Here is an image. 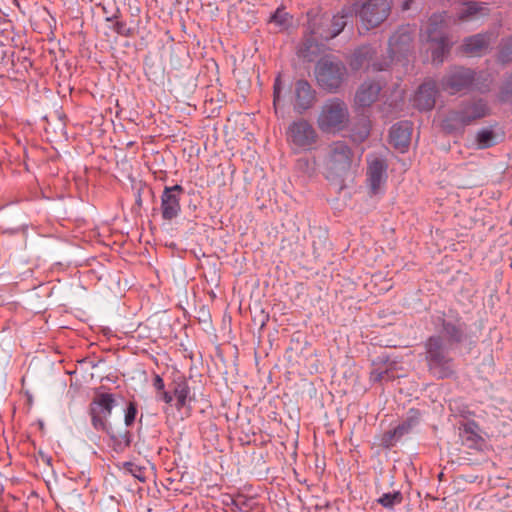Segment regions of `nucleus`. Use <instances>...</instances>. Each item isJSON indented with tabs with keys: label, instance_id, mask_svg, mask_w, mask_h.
Instances as JSON below:
<instances>
[{
	"label": "nucleus",
	"instance_id": "obj_1",
	"mask_svg": "<svg viewBox=\"0 0 512 512\" xmlns=\"http://www.w3.org/2000/svg\"><path fill=\"white\" fill-rule=\"evenodd\" d=\"M413 31L409 25L401 26L389 39L388 59L382 62L374 61L375 49L370 45L359 47L352 55L350 66L358 70L364 66L373 71H383L398 56L406 54L411 47Z\"/></svg>",
	"mask_w": 512,
	"mask_h": 512
},
{
	"label": "nucleus",
	"instance_id": "obj_2",
	"mask_svg": "<svg viewBox=\"0 0 512 512\" xmlns=\"http://www.w3.org/2000/svg\"><path fill=\"white\" fill-rule=\"evenodd\" d=\"M353 152L344 141H334L323 160L324 175L330 182L342 185L350 172Z\"/></svg>",
	"mask_w": 512,
	"mask_h": 512
},
{
	"label": "nucleus",
	"instance_id": "obj_3",
	"mask_svg": "<svg viewBox=\"0 0 512 512\" xmlns=\"http://www.w3.org/2000/svg\"><path fill=\"white\" fill-rule=\"evenodd\" d=\"M446 12L435 13L427 21L421 38L430 44L432 61L441 64L446 54L449 53L450 44L445 32Z\"/></svg>",
	"mask_w": 512,
	"mask_h": 512
},
{
	"label": "nucleus",
	"instance_id": "obj_4",
	"mask_svg": "<svg viewBox=\"0 0 512 512\" xmlns=\"http://www.w3.org/2000/svg\"><path fill=\"white\" fill-rule=\"evenodd\" d=\"M488 114L489 107L484 99L465 101L457 110H452L446 115L442 121V126L449 132L456 131Z\"/></svg>",
	"mask_w": 512,
	"mask_h": 512
},
{
	"label": "nucleus",
	"instance_id": "obj_5",
	"mask_svg": "<svg viewBox=\"0 0 512 512\" xmlns=\"http://www.w3.org/2000/svg\"><path fill=\"white\" fill-rule=\"evenodd\" d=\"M349 116L346 103L339 98H331L322 105L317 125L324 133H336L346 128Z\"/></svg>",
	"mask_w": 512,
	"mask_h": 512
},
{
	"label": "nucleus",
	"instance_id": "obj_6",
	"mask_svg": "<svg viewBox=\"0 0 512 512\" xmlns=\"http://www.w3.org/2000/svg\"><path fill=\"white\" fill-rule=\"evenodd\" d=\"M425 359L429 371L439 379L450 377L453 370V359L445 350L443 340L439 336H431L425 342Z\"/></svg>",
	"mask_w": 512,
	"mask_h": 512
},
{
	"label": "nucleus",
	"instance_id": "obj_7",
	"mask_svg": "<svg viewBox=\"0 0 512 512\" xmlns=\"http://www.w3.org/2000/svg\"><path fill=\"white\" fill-rule=\"evenodd\" d=\"M479 78L480 75L472 69L454 67L442 78L440 85L443 90L451 94L472 88L484 93L489 90V84H480Z\"/></svg>",
	"mask_w": 512,
	"mask_h": 512
},
{
	"label": "nucleus",
	"instance_id": "obj_8",
	"mask_svg": "<svg viewBox=\"0 0 512 512\" xmlns=\"http://www.w3.org/2000/svg\"><path fill=\"white\" fill-rule=\"evenodd\" d=\"M392 0H366L354 4V12L362 26L370 30L382 24L390 15Z\"/></svg>",
	"mask_w": 512,
	"mask_h": 512
},
{
	"label": "nucleus",
	"instance_id": "obj_9",
	"mask_svg": "<svg viewBox=\"0 0 512 512\" xmlns=\"http://www.w3.org/2000/svg\"><path fill=\"white\" fill-rule=\"evenodd\" d=\"M117 406L115 395L112 393H97L89 405L91 424L97 431L107 430V420Z\"/></svg>",
	"mask_w": 512,
	"mask_h": 512
},
{
	"label": "nucleus",
	"instance_id": "obj_10",
	"mask_svg": "<svg viewBox=\"0 0 512 512\" xmlns=\"http://www.w3.org/2000/svg\"><path fill=\"white\" fill-rule=\"evenodd\" d=\"M345 71V66L341 62L321 59L316 65L315 73L319 85L333 91L340 87Z\"/></svg>",
	"mask_w": 512,
	"mask_h": 512
},
{
	"label": "nucleus",
	"instance_id": "obj_11",
	"mask_svg": "<svg viewBox=\"0 0 512 512\" xmlns=\"http://www.w3.org/2000/svg\"><path fill=\"white\" fill-rule=\"evenodd\" d=\"M287 136L295 147L302 150H310L318 139L316 130L305 119L292 122L288 127Z\"/></svg>",
	"mask_w": 512,
	"mask_h": 512
},
{
	"label": "nucleus",
	"instance_id": "obj_12",
	"mask_svg": "<svg viewBox=\"0 0 512 512\" xmlns=\"http://www.w3.org/2000/svg\"><path fill=\"white\" fill-rule=\"evenodd\" d=\"M184 189L181 185L165 186L161 194V215L166 221L177 218L181 212L180 199Z\"/></svg>",
	"mask_w": 512,
	"mask_h": 512
},
{
	"label": "nucleus",
	"instance_id": "obj_13",
	"mask_svg": "<svg viewBox=\"0 0 512 512\" xmlns=\"http://www.w3.org/2000/svg\"><path fill=\"white\" fill-rule=\"evenodd\" d=\"M497 37L498 33L495 31H487L466 37L461 45V50L468 56L480 57L488 51L490 45L495 42Z\"/></svg>",
	"mask_w": 512,
	"mask_h": 512
},
{
	"label": "nucleus",
	"instance_id": "obj_14",
	"mask_svg": "<svg viewBox=\"0 0 512 512\" xmlns=\"http://www.w3.org/2000/svg\"><path fill=\"white\" fill-rule=\"evenodd\" d=\"M413 125L409 121L394 124L390 130V143L400 152H405L411 141Z\"/></svg>",
	"mask_w": 512,
	"mask_h": 512
},
{
	"label": "nucleus",
	"instance_id": "obj_15",
	"mask_svg": "<svg viewBox=\"0 0 512 512\" xmlns=\"http://www.w3.org/2000/svg\"><path fill=\"white\" fill-rule=\"evenodd\" d=\"M295 102L294 110L303 113L310 109L316 99L315 91L306 80H298L295 83Z\"/></svg>",
	"mask_w": 512,
	"mask_h": 512
},
{
	"label": "nucleus",
	"instance_id": "obj_16",
	"mask_svg": "<svg viewBox=\"0 0 512 512\" xmlns=\"http://www.w3.org/2000/svg\"><path fill=\"white\" fill-rule=\"evenodd\" d=\"M387 165L382 159L373 158L368 160L367 180L373 194L379 192L380 187L387 179Z\"/></svg>",
	"mask_w": 512,
	"mask_h": 512
},
{
	"label": "nucleus",
	"instance_id": "obj_17",
	"mask_svg": "<svg viewBox=\"0 0 512 512\" xmlns=\"http://www.w3.org/2000/svg\"><path fill=\"white\" fill-rule=\"evenodd\" d=\"M437 87L434 81L424 82L414 97L415 106L419 110H430L435 105Z\"/></svg>",
	"mask_w": 512,
	"mask_h": 512
},
{
	"label": "nucleus",
	"instance_id": "obj_18",
	"mask_svg": "<svg viewBox=\"0 0 512 512\" xmlns=\"http://www.w3.org/2000/svg\"><path fill=\"white\" fill-rule=\"evenodd\" d=\"M381 86L373 81H365L358 88L355 95V103L360 107H368L373 104L379 96Z\"/></svg>",
	"mask_w": 512,
	"mask_h": 512
},
{
	"label": "nucleus",
	"instance_id": "obj_19",
	"mask_svg": "<svg viewBox=\"0 0 512 512\" xmlns=\"http://www.w3.org/2000/svg\"><path fill=\"white\" fill-rule=\"evenodd\" d=\"M174 384L173 395L176 398V408L178 410L186 409L187 414H189L193 401L189 384L184 378H179Z\"/></svg>",
	"mask_w": 512,
	"mask_h": 512
},
{
	"label": "nucleus",
	"instance_id": "obj_20",
	"mask_svg": "<svg viewBox=\"0 0 512 512\" xmlns=\"http://www.w3.org/2000/svg\"><path fill=\"white\" fill-rule=\"evenodd\" d=\"M442 331L449 341L459 343L464 337L465 324L459 320L455 322L443 321Z\"/></svg>",
	"mask_w": 512,
	"mask_h": 512
},
{
	"label": "nucleus",
	"instance_id": "obj_21",
	"mask_svg": "<svg viewBox=\"0 0 512 512\" xmlns=\"http://www.w3.org/2000/svg\"><path fill=\"white\" fill-rule=\"evenodd\" d=\"M477 14H480L482 16L488 14V8L486 3H468L466 8L458 14V19L461 21H466L472 19Z\"/></svg>",
	"mask_w": 512,
	"mask_h": 512
},
{
	"label": "nucleus",
	"instance_id": "obj_22",
	"mask_svg": "<svg viewBox=\"0 0 512 512\" xmlns=\"http://www.w3.org/2000/svg\"><path fill=\"white\" fill-rule=\"evenodd\" d=\"M473 426L474 424H465L460 430L462 443L470 448L476 447L482 440L481 437L474 431Z\"/></svg>",
	"mask_w": 512,
	"mask_h": 512
},
{
	"label": "nucleus",
	"instance_id": "obj_23",
	"mask_svg": "<svg viewBox=\"0 0 512 512\" xmlns=\"http://www.w3.org/2000/svg\"><path fill=\"white\" fill-rule=\"evenodd\" d=\"M476 145L480 149L489 148L494 145L493 131L488 128L479 130L475 136Z\"/></svg>",
	"mask_w": 512,
	"mask_h": 512
},
{
	"label": "nucleus",
	"instance_id": "obj_24",
	"mask_svg": "<svg viewBox=\"0 0 512 512\" xmlns=\"http://www.w3.org/2000/svg\"><path fill=\"white\" fill-rule=\"evenodd\" d=\"M497 59L503 64L512 62V37L501 41Z\"/></svg>",
	"mask_w": 512,
	"mask_h": 512
},
{
	"label": "nucleus",
	"instance_id": "obj_25",
	"mask_svg": "<svg viewBox=\"0 0 512 512\" xmlns=\"http://www.w3.org/2000/svg\"><path fill=\"white\" fill-rule=\"evenodd\" d=\"M347 16H348L347 13H345V14L341 13V14L335 15L332 18L330 35L326 36L325 37L326 39L334 38L343 31V29L345 28V26L347 24V21H346Z\"/></svg>",
	"mask_w": 512,
	"mask_h": 512
},
{
	"label": "nucleus",
	"instance_id": "obj_26",
	"mask_svg": "<svg viewBox=\"0 0 512 512\" xmlns=\"http://www.w3.org/2000/svg\"><path fill=\"white\" fill-rule=\"evenodd\" d=\"M292 17L281 8L271 15L270 22L275 23L281 30L287 29L291 25Z\"/></svg>",
	"mask_w": 512,
	"mask_h": 512
},
{
	"label": "nucleus",
	"instance_id": "obj_27",
	"mask_svg": "<svg viewBox=\"0 0 512 512\" xmlns=\"http://www.w3.org/2000/svg\"><path fill=\"white\" fill-rule=\"evenodd\" d=\"M402 494L398 491L393 493H385L383 494L378 502L385 508H392L396 504H400L402 502Z\"/></svg>",
	"mask_w": 512,
	"mask_h": 512
},
{
	"label": "nucleus",
	"instance_id": "obj_28",
	"mask_svg": "<svg viewBox=\"0 0 512 512\" xmlns=\"http://www.w3.org/2000/svg\"><path fill=\"white\" fill-rule=\"evenodd\" d=\"M498 99L502 103L512 101V73L505 80V82L501 88V91L498 95Z\"/></svg>",
	"mask_w": 512,
	"mask_h": 512
},
{
	"label": "nucleus",
	"instance_id": "obj_29",
	"mask_svg": "<svg viewBox=\"0 0 512 512\" xmlns=\"http://www.w3.org/2000/svg\"><path fill=\"white\" fill-rule=\"evenodd\" d=\"M411 429V423L404 422L395 427L392 431L389 432L390 439H399L403 435L407 434Z\"/></svg>",
	"mask_w": 512,
	"mask_h": 512
},
{
	"label": "nucleus",
	"instance_id": "obj_30",
	"mask_svg": "<svg viewBox=\"0 0 512 512\" xmlns=\"http://www.w3.org/2000/svg\"><path fill=\"white\" fill-rule=\"evenodd\" d=\"M137 415V406L134 402H129L124 416V423L127 427L131 426Z\"/></svg>",
	"mask_w": 512,
	"mask_h": 512
},
{
	"label": "nucleus",
	"instance_id": "obj_31",
	"mask_svg": "<svg viewBox=\"0 0 512 512\" xmlns=\"http://www.w3.org/2000/svg\"><path fill=\"white\" fill-rule=\"evenodd\" d=\"M127 470L139 481L144 482L145 476L144 471L141 467L133 464V463H126Z\"/></svg>",
	"mask_w": 512,
	"mask_h": 512
},
{
	"label": "nucleus",
	"instance_id": "obj_32",
	"mask_svg": "<svg viewBox=\"0 0 512 512\" xmlns=\"http://www.w3.org/2000/svg\"><path fill=\"white\" fill-rule=\"evenodd\" d=\"M370 379L371 381L379 382L383 380H390L392 379V376H390L388 370L380 371L378 369H375L371 372Z\"/></svg>",
	"mask_w": 512,
	"mask_h": 512
},
{
	"label": "nucleus",
	"instance_id": "obj_33",
	"mask_svg": "<svg viewBox=\"0 0 512 512\" xmlns=\"http://www.w3.org/2000/svg\"><path fill=\"white\" fill-rule=\"evenodd\" d=\"M114 31L122 36H130L131 29L127 28V25L123 21H117L113 26Z\"/></svg>",
	"mask_w": 512,
	"mask_h": 512
},
{
	"label": "nucleus",
	"instance_id": "obj_34",
	"mask_svg": "<svg viewBox=\"0 0 512 512\" xmlns=\"http://www.w3.org/2000/svg\"><path fill=\"white\" fill-rule=\"evenodd\" d=\"M273 88H274V91H273L274 104H276V102L279 101V99H280V93H281V89H282V84H281L280 76H278L275 79L274 87Z\"/></svg>",
	"mask_w": 512,
	"mask_h": 512
},
{
	"label": "nucleus",
	"instance_id": "obj_35",
	"mask_svg": "<svg viewBox=\"0 0 512 512\" xmlns=\"http://www.w3.org/2000/svg\"><path fill=\"white\" fill-rule=\"evenodd\" d=\"M153 386L156 390L158 391H163L164 388H165V384H164V380L162 379V377L158 374L155 375L154 379H153Z\"/></svg>",
	"mask_w": 512,
	"mask_h": 512
},
{
	"label": "nucleus",
	"instance_id": "obj_36",
	"mask_svg": "<svg viewBox=\"0 0 512 512\" xmlns=\"http://www.w3.org/2000/svg\"><path fill=\"white\" fill-rule=\"evenodd\" d=\"M160 399L163 400L165 403L170 404L173 400V395L170 392L163 390L161 391Z\"/></svg>",
	"mask_w": 512,
	"mask_h": 512
},
{
	"label": "nucleus",
	"instance_id": "obj_37",
	"mask_svg": "<svg viewBox=\"0 0 512 512\" xmlns=\"http://www.w3.org/2000/svg\"><path fill=\"white\" fill-rule=\"evenodd\" d=\"M413 0H404L402 3V10L406 11L410 9Z\"/></svg>",
	"mask_w": 512,
	"mask_h": 512
},
{
	"label": "nucleus",
	"instance_id": "obj_38",
	"mask_svg": "<svg viewBox=\"0 0 512 512\" xmlns=\"http://www.w3.org/2000/svg\"><path fill=\"white\" fill-rule=\"evenodd\" d=\"M368 134H369L368 129H365V131H364L363 135L361 136V139H362V140H363V139H365V138L368 136Z\"/></svg>",
	"mask_w": 512,
	"mask_h": 512
},
{
	"label": "nucleus",
	"instance_id": "obj_39",
	"mask_svg": "<svg viewBox=\"0 0 512 512\" xmlns=\"http://www.w3.org/2000/svg\"><path fill=\"white\" fill-rule=\"evenodd\" d=\"M117 18V15H112L110 17H106V21H112Z\"/></svg>",
	"mask_w": 512,
	"mask_h": 512
}]
</instances>
